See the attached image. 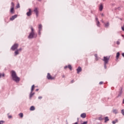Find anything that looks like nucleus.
Returning <instances> with one entry per match:
<instances>
[{"mask_svg": "<svg viewBox=\"0 0 124 124\" xmlns=\"http://www.w3.org/2000/svg\"><path fill=\"white\" fill-rule=\"evenodd\" d=\"M67 68L69 69L70 70H72V67L71 65H68V66H66L64 67V69H66Z\"/></svg>", "mask_w": 124, "mask_h": 124, "instance_id": "nucleus-10", "label": "nucleus"}, {"mask_svg": "<svg viewBox=\"0 0 124 124\" xmlns=\"http://www.w3.org/2000/svg\"><path fill=\"white\" fill-rule=\"evenodd\" d=\"M62 78H65V75H63L62 76Z\"/></svg>", "mask_w": 124, "mask_h": 124, "instance_id": "nucleus-34", "label": "nucleus"}, {"mask_svg": "<svg viewBox=\"0 0 124 124\" xmlns=\"http://www.w3.org/2000/svg\"><path fill=\"white\" fill-rule=\"evenodd\" d=\"M34 12H35L37 17H38V8H35L34 9Z\"/></svg>", "mask_w": 124, "mask_h": 124, "instance_id": "nucleus-8", "label": "nucleus"}, {"mask_svg": "<svg viewBox=\"0 0 124 124\" xmlns=\"http://www.w3.org/2000/svg\"><path fill=\"white\" fill-rule=\"evenodd\" d=\"M34 90V85H33L31 88V92L32 93L33 91Z\"/></svg>", "mask_w": 124, "mask_h": 124, "instance_id": "nucleus-19", "label": "nucleus"}, {"mask_svg": "<svg viewBox=\"0 0 124 124\" xmlns=\"http://www.w3.org/2000/svg\"><path fill=\"white\" fill-rule=\"evenodd\" d=\"M105 27L106 28H108V27H109V22H108L105 24Z\"/></svg>", "mask_w": 124, "mask_h": 124, "instance_id": "nucleus-26", "label": "nucleus"}, {"mask_svg": "<svg viewBox=\"0 0 124 124\" xmlns=\"http://www.w3.org/2000/svg\"><path fill=\"white\" fill-rule=\"evenodd\" d=\"M38 91H39V89H36V92H38Z\"/></svg>", "mask_w": 124, "mask_h": 124, "instance_id": "nucleus-41", "label": "nucleus"}, {"mask_svg": "<svg viewBox=\"0 0 124 124\" xmlns=\"http://www.w3.org/2000/svg\"><path fill=\"white\" fill-rule=\"evenodd\" d=\"M102 23H103V20H102Z\"/></svg>", "mask_w": 124, "mask_h": 124, "instance_id": "nucleus-46", "label": "nucleus"}, {"mask_svg": "<svg viewBox=\"0 0 124 124\" xmlns=\"http://www.w3.org/2000/svg\"><path fill=\"white\" fill-rule=\"evenodd\" d=\"M109 60L110 56H104L103 59H102V61L104 62V63H105V64H107Z\"/></svg>", "mask_w": 124, "mask_h": 124, "instance_id": "nucleus-3", "label": "nucleus"}, {"mask_svg": "<svg viewBox=\"0 0 124 124\" xmlns=\"http://www.w3.org/2000/svg\"><path fill=\"white\" fill-rule=\"evenodd\" d=\"M112 124H116V121H112Z\"/></svg>", "mask_w": 124, "mask_h": 124, "instance_id": "nucleus-38", "label": "nucleus"}, {"mask_svg": "<svg viewBox=\"0 0 124 124\" xmlns=\"http://www.w3.org/2000/svg\"><path fill=\"white\" fill-rule=\"evenodd\" d=\"M15 56H17V55H19V51L18 50H16L15 52Z\"/></svg>", "mask_w": 124, "mask_h": 124, "instance_id": "nucleus-20", "label": "nucleus"}, {"mask_svg": "<svg viewBox=\"0 0 124 124\" xmlns=\"http://www.w3.org/2000/svg\"><path fill=\"white\" fill-rule=\"evenodd\" d=\"M7 115H8V119H12V116L9 115V113H8Z\"/></svg>", "mask_w": 124, "mask_h": 124, "instance_id": "nucleus-23", "label": "nucleus"}, {"mask_svg": "<svg viewBox=\"0 0 124 124\" xmlns=\"http://www.w3.org/2000/svg\"><path fill=\"white\" fill-rule=\"evenodd\" d=\"M109 121V118L107 116L105 117V123H106L107 122H108Z\"/></svg>", "mask_w": 124, "mask_h": 124, "instance_id": "nucleus-15", "label": "nucleus"}, {"mask_svg": "<svg viewBox=\"0 0 124 124\" xmlns=\"http://www.w3.org/2000/svg\"><path fill=\"white\" fill-rule=\"evenodd\" d=\"M123 104H124V99L123 100Z\"/></svg>", "mask_w": 124, "mask_h": 124, "instance_id": "nucleus-42", "label": "nucleus"}, {"mask_svg": "<svg viewBox=\"0 0 124 124\" xmlns=\"http://www.w3.org/2000/svg\"><path fill=\"white\" fill-rule=\"evenodd\" d=\"M106 64H107L104 63V67H105V68H106Z\"/></svg>", "mask_w": 124, "mask_h": 124, "instance_id": "nucleus-37", "label": "nucleus"}, {"mask_svg": "<svg viewBox=\"0 0 124 124\" xmlns=\"http://www.w3.org/2000/svg\"><path fill=\"white\" fill-rule=\"evenodd\" d=\"M39 32H38V34L39 35H40V34H41V33L40 32L42 30V25L41 24H40L39 25Z\"/></svg>", "mask_w": 124, "mask_h": 124, "instance_id": "nucleus-7", "label": "nucleus"}, {"mask_svg": "<svg viewBox=\"0 0 124 124\" xmlns=\"http://www.w3.org/2000/svg\"><path fill=\"white\" fill-rule=\"evenodd\" d=\"M17 51H22V48H20L19 49H18V50H17Z\"/></svg>", "mask_w": 124, "mask_h": 124, "instance_id": "nucleus-33", "label": "nucleus"}, {"mask_svg": "<svg viewBox=\"0 0 124 124\" xmlns=\"http://www.w3.org/2000/svg\"><path fill=\"white\" fill-rule=\"evenodd\" d=\"M33 94H34V93H32V92H31V93L30 95V98H31V97H32V96H33Z\"/></svg>", "mask_w": 124, "mask_h": 124, "instance_id": "nucleus-21", "label": "nucleus"}, {"mask_svg": "<svg viewBox=\"0 0 124 124\" xmlns=\"http://www.w3.org/2000/svg\"><path fill=\"white\" fill-rule=\"evenodd\" d=\"M122 56L124 57V53H122Z\"/></svg>", "mask_w": 124, "mask_h": 124, "instance_id": "nucleus-40", "label": "nucleus"}, {"mask_svg": "<svg viewBox=\"0 0 124 124\" xmlns=\"http://www.w3.org/2000/svg\"><path fill=\"white\" fill-rule=\"evenodd\" d=\"M11 9L10 12L13 14L14 12H15V10H14V8H15V4H14V3L13 2H11Z\"/></svg>", "mask_w": 124, "mask_h": 124, "instance_id": "nucleus-4", "label": "nucleus"}, {"mask_svg": "<svg viewBox=\"0 0 124 124\" xmlns=\"http://www.w3.org/2000/svg\"><path fill=\"white\" fill-rule=\"evenodd\" d=\"M99 84H100V85H102V84H103V82L100 81V82H99Z\"/></svg>", "mask_w": 124, "mask_h": 124, "instance_id": "nucleus-31", "label": "nucleus"}, {"mask_svg": "<svg viewBox=\"0 0 124 124\" xmlns=\"http://www.w3.org/2000/svg\"><path fill=\"white\" fill-rule=\"evenodd\" d=\"M122 29L124 31V26L122 27Z\"/></svg>", "mask_w": 124, "mask_h": 124, "instance_id": "nucleus-36", "label": "nucleus"}, {"mask_svg": "<svg viewBox=\"0 0 124 124\" xmlns=\"http://www.w3.org/2000/svg\"><path fill=\"white\" fill-rule=\"evenodd\" d=\"M11 76L12 77V79L14 81H15L16 83H18L20 81V78L17 76V74L16 72L14 71H12L11 72Z\"/></svg>", "mask_w": 124, "mask_h": 124, "instance_id": "nucleus-1", "label": "nucleus"}, {"mask_svg": "<svg viewBox=\"0 0 124 124\" xmlns=\"http://www.w3.org/2000/svg\"><path fill=\"white\" fill-rule=\"evenodd\" d=\"M96 24H97V27H100V23H99V21H97L96 22Z\"/></svg>", "mask_w": 124, "mask_h": 124, "instance_id": "nucleus-24", "label": "nucleus"}, {"mask_svg": "<svg viewBox=\"0 0 124 124\" xmlns=\"http://www.w3.org/2000/svg\"><path fill=\"white\" fill-rule=\"evenodd\" d=\"M3 124V121H0V124Z\"/></svg>", "mask_w": 124, "mask_h": 124, "instance_id": "nucleus-30", "label": "nucleus"}, {"mask_svg": "<svg viewBox=\"0 0 124 124\" xmlns=\"http://www.w3.org/2000/svg\"><path fill=\"white\" fill-rule=\"evenodd\" d=\"M38 1H41V0H38Z\"/></svg>", "mask_w": 124, "mask_h": 124, "instance_id": "nucleus-44", "label": "nucleus"}, {"mask_svg": "<svg viewBox=\"0 0 124 124\" xmlns=\"http://www.w3.org/2000/svg\"><path fill=\"white\" fill-rule=\"evenodd\" d=\"M17 15H15V16H13L10 18V21H13L16 18H17Z\"/></svg>", "mask_w": 124, "mask_h": 124, "instance_id": "nucleus-9", "label": "nucleus"}, {"mask_svg": "<svg viewBox=\"0 0 124 124\" xmlns=\"http://www.w3.org/2000/svg\"><path fill=\"white\" fill-rule=\"evenodd\" d=\"M102 9H103V5H102V4H101L99 6L100 11H102Z\"/></svg>", "mask_w": 124, "mask_h": 124, "instance_id": "nucleus-16", "label": "nucleus"}, {"mask_svg": "<svg viewBox=\"0 0 124 124\" xmlns=\"http://www.w3.org/2000/svg\"><path fill=\"white\" fill-rule=\"evenodd\" d=\"M121 113L123 115V116H124V109H122L121 110Z\"/></svg>", "mask_w": 124, "mask_h": 124, "instance_id": "nucleus-28", "label": "nucleus"}, {"mask_svg": "<svg viewBox=\"0 0 124 124\" xmlns=\"http://www.w3.org/2000/svg\"><path fill=\"white\" fill-rule=\"evenodd\" d=\"M47 79H48V80H54V79H55V77H52V76H51L50 73H47Z\"/></svg>", "mask_w": 124, "mask_h": 124, "instance_id": "nucleus-6", "label": "nucleus"}, {"mask_svg": "<svg viewBox=\"0 0 124 124\" xmlns=\"http://www.w3.org/2000/svg\"><path fill=\"white\" fill-rule=\"evenodd\" d=\"M39 99H42V96H39L38 97Z\"/></svg>", "mask_w": 124, "mask_h": 124, "instance_id": "nucleus-35", "label": "nucleus"}, {"mask_svg": "<svg viewBox=\"0 0 124 124\" xmlns=\"http://www.w3.org/2000/svg\"><path fill=\"white\" fill-rule=\"evenodd\" d=\"M74 124H78V123L76 122V123H75Z\"/></svg>", "mask_w": 124, "mask_h": 124, "instance_id": "nucleus-43", "label": "nucleus"}, {"mask_svg": "<svg viewBox=\"0 0 124 124\" xmlns=\"http://www.w3.org/2000/svg\"><path fill=\"white\" fill-rule=\"evenodd\" d=\"M2 76L3 77H4V74L3 73L2 74L0 73V78Z\"/></svg>", "mask_w": 124, "mask_h": 124, "instance_id": "nucleus-27", "label": "nucleus"}, {"mask_svg": "<svg viewBox=\"0 0 124 124\" xmlns=\"http://www.w3.org/2000/svg\"><path fill=\"white\" fill-rule=\"evenodd\" d=\"M120 58V52H118L116 54V59L118 60Z\"/></svg>", "mask_w": 124, "mask_h": 124, "instance_id": "nucleus-18", "label": "nucleus"}, {"mask_svg": "<svg viewBox=\"0 0 124 124\" xmlns=\"http://www.w3.org/2000/svg\"><path fill=\"white\" fill-rule=\"evenodd\" d=\"M19 116L20 118H23V117H24V114H23L22 113H20L19 114Z\"/></svg>", "mask_w": 124, "mask_h": 124, "instance_id": "nucleus-22", "label": "nucleus"}, {"mask_svg": "<svg viewBox=\"0 0 124 124\" xmlns=\"http://www.w3.org/2000/svg\"><path fill=\"white\" fill-rule=\"evenodd\" d=\"M30 111H34L35 108L34 106H31L30 109Z\"/></svg>", "mask_w": 124, "mask_h": 124, "instance_id": "nucleus-14", "label": "nucleus"}, {"mask_svg": "<svg viewBox=\"0 0 124 124\" xmlns=\"http://www.w3.org/2000/svg\"><path fill=\"white\" fill-rule=\"evenodd\" d=\"M102 16H103V14H102Z\"/></svg>", "mask_w": 124, "mask_h": 124, "instance_id": "nucleus-47", "label": "nucleus"}, {"mask_svg": "<svg viewBox=\"0 0 124 124\" xmlns=\"http://www.w3.org/2000/svg\"><path fill=\"white\" fill-rule=\"evenodd\" d=\"M116 43H117V45H120V42L119 41H117L116 42Z\"/></svg>", "mask_w": 124, "mask_h": 124, "instance_id": "nucleus-32", "label": "nucleus"}, {"mask_svg": "<svg viewBox=\"0 0 124 124\" xmlns=\"http://www.w3.org/2000/svg\"><path fill=\"white\" fill-rule=\"evenodd\" d=\"M96 56H97V55L95 54V57H96Z\"/></svg>", "mask_w": 124, "mask_h": 124, "instance_id": "nucleus-45", "label": "nucleus"}, {"mask_svg": "<svg viewBox=\"0 0 124 124\" xmlns=\"http://www.w3.org/2000/svg\"><path fill=\"white\" fill-rule=\"evenodd\" d=\"M27 16H31V9H29V12L27 13Z\"/></svg>", "mask_w": 124, "mask_h": 124, "instance_id": "nucleus-11", "label": "nucleus"}, {"mask_svg": "<svg viewBox=\"0 0 124 124\" xmlns=\"http://www.w3.org/2000/svg\"><path fill=\"white\" fill-rule=\"evenodd\" d=\"M98 120H99V121H102V120H103V118H102L101 117H99Z\"/></svg>", "mask_w": 124, "mask_h": 124, "instance_id": "nucleus-29", "label": "nucleus"}, {"mask_svg": "<svg viewBox=\"0 0 124 124\" xmlns=\"http://www.w3.org/2000/svg\"><path fill=\"white\" fill-rule=\"evenodd\" d=\"M19 46V45L17 44H15L11 48V50H13V51H15L17 48H18Z\"/></svg>", "mask_w": 124, "mask_h": 124, "instance_id": "nucleus-5", "label": "nucleus"}, {"mask_svg": "<svg viewBox=\"0 0 124 124\" xmlns=\"http://www.w3.org/2000/svg\"><path fill=\"white\" fill-rule=\"evenodd\" d=\"M95 20H96V21H97H97H98V18L97 17H96Z\"/></svg>", "mask_w": 124, "mask_h": 124, "instance_id": "nucleus-39", "label": "nucleus"}, {"mask_svg": "<svg viewBox=\"0 0 124 124\" xmlns=\"http://www.w3.org/2000/svg\"><path fill=\"white\" fill-rule=\"evenodd\" d=\"M77 73L79 74L80 72L82 71V68L80 67H78V68L77 69Z\"/></svg>", "mask_w": 124, "mask_h": 124, "instance_id": "nucleus-12", "label": "nucleus"}, {"mask_svg": "<svg viewBox=\"0 0 124 124\" xmlns=\"http://www.w3.org/2000/svg\"><path fill=\"white\" fill-rule=\"evenodd\" d=\"M112 112L114 114H118V110L117 109H113Z\"/></svg>", "mask_w": 124, "mask_h": 124, "instance_id": "nucleus-17", "label": "nucleus"}, {"mask_svg": "<svg viewBox=\"0 0 124 124\" xmlns=\"http://www.w3.org/2000/svg\"><path fill=\"white\" fill-rule=\"evenodd\" d=\"M16 8H20V4L17 3V5L16 6Z\"/></svg>", "mask_w": 124, "mask_h": 124, "instance_id": "nucleus-25", "label": "nucleus"}, {"mask_svg": "<svg viewBox=\"0 0 124 124\" xmlns=\"http://www.w3.org/2000/svg\"><path fill=\"white\" fill-rule=\"evenodd\" d=\"M80 117H81V118H83V119H85V118H86V113H82V114H81V115H80Z\"/></svg>", "mask_w": 124, "mask_h": 124, "instance_id": "nucleus-13", "label": "nucleus"}, {"mask_svg": "<svg viewBox=\"0 0 124 124\" xmlns=\"http://www.w3.org/2000/svg\"><path fill=\"white\" fill-rule=\"evenodd\" d=\"M37 37V33L34 32V30L32 27H31V32L28 36V38L31 39L32 38H36Z\"/></svg>", "mask_w": 124, "mask_h": 124, "instance_id": "nucleus-2", "label": "nucleus"}]
</instances>
